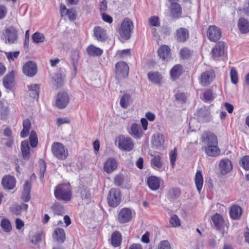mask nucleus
Returning a JSON list of instances; mask_svg holds the SVG:
<instances>
[{
  "label": "nucleus",
  "instance_id": "obj_55",
  "mask_svg": "<svg viewBox=\"0 0 249 249\" xmlns=\"http://www.w3.org/2000/svg\"><path fill=\"white\" fill-rule=\"evenodd\" d=\"M21 206L17 204L13 205L10 207L11 212L16 215L19 214L21 213Z\"/></svg>",
  "mask_w": 249,
  "mask_h": 249
},
{
  "label": "nucleus",
  "instance_id": "obj_42",
  "mask_svg": "<svg viewBox=\"0 0 249 249\" xmlns=\"http://www.w3.org/2000/svg\"><path fill=\"white\" fill-rule=\"evenodd\" d=\"M130 100V96L128 94H124L121 98L120 100V106L121 107L126 109L129 106Z\"/></svg>",
  "mask_w": 249,
  "mask_h": 249
},
{
  "label": "nucleus",
  "instance_id": "obj_2",
  "mask_svg": "<svg viewBox=\"0 0 249 249\" xmlns=\"http://www.w3.org/2000/svg\"><path fill=\"white\" fill-rule=\"evenodd\" d=\"M133 28L132 21L130 19L125 18L122 22L118 32L123 38L127 40L130 38Z\"/></svg>",
  "mask_w": 249,
  "mask_h": 249
},
{
  "label": "nucleus",
  "instance_id": "obj_17",
  "mask_svg": "<svg viewBox=\"0 0 249 249\" xmlns=\"http://www.w3.org/2000/svg\"><path fill=\"white\" fill-rule=\"evenodd\" d=\"M232 168L231 161L228 159L222 160L219 163V170L223 175L230 172Z\"/></svg>",
  "mask_w": 249,
  "mask_h": 249
},
{
  "label": "nucleus",
  "instance_id": "obj_52",
  "mask_svg": "<svg viewBox=\"0 0 249 249\" xmlns=\"http://www.w3.org/2000/svg\"><path fill=\"white\" fill-rule=\"evenodd\" d=\"M158 249H171V245L168 241L162 240L159 243Z\"/></svg>",
  "mask_w": 249,
  "mask_h": 249
},
{
  "label": "nucleus",
  "instance_id": "obj_47",
  "mask_svg": "<svg viewBox=\"0 0 249 249\" xmlns=\"http://www.w3.org/2000/svg\"><path fill=\"white\" fill-rule=\"evenodd\" d=\"M127 180V178L122 175H117L114 178V183L116 186H121L124 184V181Z\"/></svg>",
  "mask_w": 249,
  "mask_h": 249
},
{
  "label": "nucleus",
  "instance_id": "obj_38",
  "mask_svg": "<svg viewBox=\"0 0 249 249\" xmlns=\"http://www.w3.org/2000/svg\"><path fill=\"white\" fill-rule=\"evenodd\" d=\"M212 219L214 226L217 230L220 231L224 222L223 217L220 214L216 213L212 217Z\"/></svg>",
  "mask_w": 249,
  "mask_h": 249
},
{
  "label": "nucleus",
  "instance_id": "obj_25",
  "mask_svg": "<svg viewBox=\"0 0 249 249\" xmlns=\"http://www.w3.org/2000/svg\"><path fill=\"white\" fill-rule=\"evenodd\" d=\"M176 34L178 41L184 42L189 38L188 30L185 28H180L178 29Z\"/></svg>",
  "mask_w": 249,
  "mask_h": 249
},
{
  "label": "nucleus",
  "instance_id": "obj_54",
  "mask_svg": "<svg viewBox=\"0 0 249 249\" xmlns=\"http://www.w3.org/2000/svg\"><path fill=\"white\" fill-rule=\"evenodd\" d=\"M170 223L173 227H178L180 226L179 219L176 215H174L171 217Z\"/></svg>",
  "mask_w": 249,
  "mask_h": 249
},
{
  "label": "nucleus",
  "instance_id": "obj_45",
  "mask_svg": "<svg viewBox=\"0 0 249 249\" xmlns=\"http://www.w3.org/2000/svg\"><path fill=\"white\" fill-rule=\"evenodd\" d=\"M32 39L35 43H42L45 41V37L44 36L39 32H36L32 36Z\"/></svg>",
  "mask_w": 249,
  "mask_h": 249
},
{
  "label": "nucleus",
  "instance_id": "obj_28",
  "mask_svg": "<svg viewBox=\"0 0 249 249\" xmlns=\"http://www.w3.org/2000/svg\"><path fill=\"white\" fill-rule=\"evenodd\" d=\"M29 95L34 99H38L39 93V85L33 84L28 86Z\"/></svg>",
  "mask_w": 249,
  "mask_h": 249
},
{
  "label": "nucleus",
  "instance_id": "obj_26",
  "mask_svg": "<svg viewBox=\"0 0 249 249\" xmlns=\"http://www.w3.org/2000/svg\"><path fill=\"white\" fill-rule=\"evenodd\" d=\"M147 184L151 190H157L160 186V179L156 177L151 176L147 179Z\"/></svg>",
  "mask_w": 249,
  "mask_h": 249
},
{
  "label": "nucleus",
  "instance_id": "obj_9",
  "mask_svg": "<svg viewBox=\"0 0 249 249\" xmlns=\"http://www.w3.org/2000/svg\"><path fill=\"white\" fill-rule=\"evenodd\" d=\"M215 74L214 71L211 70L203 72L200 77V82L202 86H207L214 79Z\"/></svg>",
  "mask_w": 249,
  "mask_h": 249
},
{
  "label": "nucleus",
  "instance_id": "obj_19",
  "mask_svg": "<svg viewBox=\"0 0 249 249\" xmlns=\"http://www.w3.org/2000/svg\"><path fill=\"white\" fill-rule=\"evenodd\" d=\"M60 14L62 17L67 16L71 20H74L76 18L75 11L73 9H68L64 5H60Z\"/></svg>",
  "mask_w": 249,
  "mask_h": 249
},
{
  "label": "nucleus",
  "instance_id": "obj_30",
  "mask_svg": "<svg viewBox=\"0 0 249 249\" xmlns=\"http://www.w3.org/2000/svg\"><path fill=\"white\" fill-rule=\"evenodd\" d=\"M238 26L242 33L246 34L249 32V22L244 18L239 19Z\"/></svg>",
  "mask_w": 249,
  "mask_h": 249
},
{
  "label": "nucleus",
  "instance_id": "obj_33",
  "mask_svg": "<svg viewBox=\"0 0 249 249\" xmlns=\"http://www.w3.org/2000/svg\"><path fill=\"white\" fill-rule=\"evenodd\" d=\"M152 142L153 145L157 148L163 145L164 142L163 135L158 133L153 137Z\"/></svg>",
  "mask_w": 249,
  "mask_h": 249
},
{
  "label": "nucleus",
  "instance_id": "obj_4",
  "mask_svg": "<svg viewBox=\"0 0 249 249\" xmlns=\"http://www.w3.org/2000/svg\"><path fill=\"white\" fill-rule=\"evenodd\" d=\"M18 34L17 30L13 26H9L3 32V39L6 44L15 43L18 39Z\"/></svg>",
  "mask_w": 249,
  "mask_h": 249
},
{
  "label": "nucleus",
  "instance_id": "obj_3",
  "mask_svg": "<svg viewBox=\"0 0 249 249\" xmlns=\"http://www.w3.org/2000/svg\"><path fill=\"white\" fill-rule=\"evenodd\" d=\"M51 150L53 156L59 160L66 159L68 155L67 149L60 142H54L52 145Z\"/></svg>",
  "mask_w": 249,
  "mask_h": 249
},
{
  "label": "nucleus",
  "instance_id": "obj_43",
  "mask_svg": "<svg viewBox=\"0 0 249 249\" xmlns=\"http://www.w3.org/2000/svg\"><path fill=\"white\" fill-rule=\"evenodd\" d=\"M0 226L3 231L6 232H9L12 230L11 223L7 219L2 218L0 222Z\"/></svg>",
  "mask_w": 249,
  "mask_h": 249
},
{
  "label": "nucleus",
  "instance_id": "obj_8",
  "mask_svg": "<svg viewBox=\"0 0 249 249\" xmlns=\"http://www.w3.org/2000/svg\"><path fill=\"white\" fill-rule=\"evenodd\" d=\"M116 77L119 79L124 78L127 76L129 72V67L127 64L123 61L118 62L116 64Z\"/></svg>",
  "mask_w": 249,
  "mask_h": 249
},
{
  "label": "nucleus",
  "instance_id": "obj_63",
  "mask_svg": "<svg viewBox=\"0 0 249 249\" xmlns=\"http://www.w3.org/2000/svg\"><path fill=\"white\" fill-rule=\"evenodd\" d=\"M32 182L30 181H26L23 186V191L30 192Z\"/></svg>",
  "mask_w": 249,
  "mask_h": 249
},
{
  "label": "nucleus",
  "instance_id": "obj_59",
  "mask_svg": "<svg viewBox=\"0 0 249 249\" xmlns=\"http://www.w3.org/2000/svg\"><path fill=\"white\" fill-rule=\"evenodd\" d=\"M80 191L82 199H87L90 197V194L87 188H81Z\"/></svg>",
  "mask_w": 249,
  "mask_h": 249
},
{
  "label": "nucleus",
  "instance_id": "obj_56",
  "mask_svg": "<svg viewBox=\"0 0 249 249\" xmlns=\"http://www.w3.org/2000/svg\"><path fill=\"white\" fill-rule=\"evenodd\" d=\"M204 98L206 101H211L213 99V91L211 89H207L204 93Z\"/></svg>",
  "mask_w": 249,
  "mask_h": 249
},
{
  "label": "nucleus",
  "instance_id": "obj_18",
  "mask_svg": "<svg viewBox=\"0 0 249 249\" xmlns=\"http://www.w3.org/2000/svg\"><path fill=\"white\" fill-rule=\"evenodd\" d=\"M14 76L15 71L12 70L4 77L3 84L5 88L12 89L14 85Z\"/></svg>",
  "mask_w": 249,
  "mask_h": 249
},
{
  "label": "nucleus",
  "instance_id": "obj_64",
  "mask_svg": "<svg viewBox=\"0 0 249 249\" xmlns=\"http://www.w3.org/2000/svg\"><path fill=\"white\" fill-rule=\"evenodd\" d=\"M15 222L16 228L18 230L21 229L24 225L23 221L19 218H17Z\"/></svg>",
  "mask_w": 249,
  "mask_h": 249
},
{
  "label": "nucleus",
  "instance_id": "obj_12",
  "mask_svg": "<svg viewBox=\"0 0 249 249\" xmlns=\"http://www.w3.org/2000/svg\"><path fill=\"white\" fill-rule=\"evenodd\" d=\"M202 142L208 145L217 144L218 141L216 136L210 132H205L201 136Z\"/></svg>",
  "mask_w": 249,
  "mask_h": 249
},
{
  "label": "nucleus",
  "instance_id": "obj_10",
  "mask_svg": "<svg viewBox=\"0 0 249 249\" xmlns=\"http://www.w3.org/2000/svg\"><path fill=\"white\" fill-rule=\"evenodd\" d=\"M207 34L208 38L211 41L215 42L220 38L221 32L217 27L214 25H211L208 27Z\"/></svg>",
  "mask_w": 249,
  "mask_h": 249
},
{
  "label": "nucleus",
  "instance_id": "obj_22",
  "mask_svg": "<svg viewBox=\"0 0 249 249\" xmlns=\"http://www.w3.org/2000/svg\"><path fill=\"white\" fill-rule=\"evenodd\" d=\"M21 151L23 158L25 160H28L30 157V147L27 141H23L21 143Z\"/></svg>",
  "mask_w": 249,
  "mask_h": 249
},
{
  "label": "nucleus",
  "instance_id": "obj_57",
  "mask_svg": "<svg viewBox=\"0 0 249 249\" xmlns=\"http://www.w3.org/2000/svg\"><path fill=\"white\" fill-rule=\"evenodd\" d=\"M42 236V233H37L34 236L31 240V242L35 244H37L41 241Z\"/></svg>",
  "mask_w": 249,
  "mask_h": 249
},
{
  "label": "nucleus",
  "instance_id": "obj_50",
  "mask_svg": "<svg viewBox=\"0 0 249 249\" xmlns=\"http://www.w3.org/2000/svg\"><path fill=\"white\" fill-rule=\"evenodd\" d=\"M5 54L9 61H14L15 59L18 57L19 54V52L16 51L15 52L5 53Z\"/></svg>",
  "mask_w": 249,
  "mask_h": 249
},
{
  "label": "nucleus",
  "instance_id": "obj_31",
  "mask_svg": "<svg viewBox=\"0 0 249 249\" xmlns=\"http://www.w3.org/2000/svg\"><path fill=\"white\" fill-rule=\"evenodd\" d=\"M94 35L96 38L100 41H103L106 38V31L100 27L94 28Z\"/></svg>",
  "mask_w": 249,
  "mask_h": 249
},
{
  "label": "nucleus",
  "instance_id": "obj_13",
  "mask_svg": "<svg viewBox=\"0 0 249 249\" xmlns=\"http://www.w3.org/2000/svg\"><path fill=\"white\" fill-rule=\"evenodd\" d=\"M132 218V211L129 208H124L120 211L118 215V220L122 223L129 221Z\"/></svg>",
  "mask_w": 249,
  "mask_h": 249
},
{
  "label": "nucleus",
  "instance_id": "obj_41",
  "mask_svg": "<svg viewBox=\"0 0 249 249\" xmlns=\"http://www.w3.org/2000/svg\"><path fill=\"white\" fill-rule=\"evenodd\" d=\"M63 77L61 73L55 74L53 77V84L57 88L61 87L63 84Z\"/></svg>",
  "mask_w": 249,
  "mask_h": 249
},
{
  "label": "nucleus",
  "instance_id": "obj_29",
  "mask_svg": "<svg viewBox=\"0 0 249 249\" xmlns=\"http://www.w3.org/2000/svg\"><path fill=\"white\" fill-rule=\"evenodd\" d=\"M230 214L232 219H238L241 216L242 209L240 207L237 205H233L231 208Z\"/></svg>",
  "mask_w": 249,
  "mask_h": 249
},
{
  "label": "nucleus",
  "instance_id": "obj_1",
  "mask_svg": "<svg viewBox=\"0 0 249 249\" xmlns=\"http://www.w3.org/2000/svg\"><path fill=\"white\" fill-rule=\"evenodd\" d=\"M54 194L56 198L65 202L69 201L72 198V192L69 184H61L55 187Z\"/></svg>",
  "mask_w": 249,
  "mask_h": 249
},
{
  "label": "nucleus",
  "instance_id": "obj_5",
  "mask_svg": "<svg viewBox=\"0 0 249 249\" xmlns=\"http://www.w3.org/2000/svg\"><path fill=\"white\" fill-rule=\"evenodd\" d=\"M116 142L118 143L119 148L122 150L130 151L134 147V143L132 139L123 135L118 137Z\"/></svg>",
  "mask_w": 249,
  "mask_h": 249
},
{
  "label": "nucleus",
  "instance_id": "obj_16",
  "mask_svg": "<svg viewBox=\"0 0 249 249\" xmlns=\"http://www.w3.org/2000/svg\"><path fill=\"white\" fill-rule=\"evenodd\" d=\"M117 167V163L116 160L110 158L107 160L104 164V170L107 174L111 173Z\"/></svg>",
  "mask_w": 249,
  "mask_h": 249
},
{
  "label": "nucleus",
  "instance_id": "obj_24",
  "mask_svg": "<svg viewBox=\"0 0 249 249\" xmlns=\"http://www.w3.org/2000/svg\"><path fill=\"white\" fill-rule=\"evenodd\" d=\"M197 120L199 122H208L209 120L210 113L205 108H201L197 112Z\"/></svg>",
  "mask_w": 249,
  "mask_h": 249
},
{
  "label": "nucleus",
  "instance_id": "obj_49",
  "mask_svg": "<svg viewBox=\"0 0 249 249\" xmlns=\"http://www.w3.org/2000/svg\"><path fill=\"white\" fill-rule=\"evenodd\" d=\"M241 165L246 170H249V156H245L240 161Z\"/></svg>",
  "mask_w": 249,
  "mask_h": 249
},
{
  "label": "nucleus",
  "instance_id": "obj_20",
  "mask_svg": "<svg viewBox=\"0 0 249 249\" xmlns=\"http://www.w3.org/2000/svg\"><path fill=\"white\" fill-rule=\"evenodd\" d=\"M2 184L5 189L8 190L12 189L16 184L15 178L11 176H5L2 178Z\"/></svg>",
  "mask_w": 249,
  "mask_h": 249
},
{
  "label": "nucleus",
  "instance_id": "obj_44",
  "mask_svg": "<svg viewBox=\"0 0 249 249\" xmlns=\"http://www.w3.org/2000/svg\"><path fill=\"white\" fill-rule=\"evenodd\" d=\"M29 141L31 146L32 147H36L38 144V138L37 134L34 130L31 132L29 136Z\"/></svg>",
  "mask_w": 249,
  "mask_h": 249
},
{
  "label": "nucleus",
  "instance_id": "obj_21",
  "mask_svg": "<svg viewBox=\"0 0 249 249\" xmlns=\"http://www.w3.org/2000/svg\"><path fill=\"white\" fill-rule=\"evenodd\" d=\"M129 133L138 139L141 138L143 134L141 126L136 123L132 124Z\"/></svg>",
  "mask_w": 249,
  "mask_h": 249
},
{
  "label": "nucleus",
  "instance_id": "obj_14",
  "mask_svg": "<svg viewBox=\"0 0 249 249\" xmlns=\"http://www.w3.org/2000/svg\"><path fill=\"white\" fill-rule=\"evenodd\" d=\"M224 49L225 43L223 42L220 41L217 43L211 51L213 58L214 59H216L222 56L224 53Z\"/></svg>",
  "mask_w": 249,
  "mask_h": 249
},
{
  "label": "nucleus",
  "instance_id": "obj_39",
  "mask_svg": "<svg viewBox=\"0 0 249 249\" xmlns=\"http://www.w3.org/2000/svg\"><path fill=\"white\" fill-rule=\"evenodd\" d=\"M56 240L59 243H63L66 238L65 232L62 228H56L54 231Z\"/></svg>",
  "mask_w": 249,
  "mask_h": 249
},
{
  "label": "nucleus",
  "instance_id": "obj_36",
  "mask_svg": "<svg viewBox=\"0 0 249 249\" xmlns=\"http://www.w3.org/2000/svg\"><path fill=\"white\" fill-rule=\"evenodd\" d=\"M87 51L89 55L92 56H100L103 53L102 50L92 45L87 48Z\"/></svg>",
  "mask_w": 249,
  "mask_h": 249
},
{
  "label": "nucleus",
  "instance_id": "obj_61",
  "mask_svg": "<svg viewBox=\"0 0 249 249\" xmlns=\"http://www.w3.org/2000/svg\"><path fill=\"white\" fill-rule=\"evenodd\" d=\"M40 164L42 166L40 168V179L43 180L44 178V172H45L46 168V165L45 162L43 160H40Z\"/></svg>",
  "mask_w": 249,
  "mask_h": 249
},
{
  "label": "nucleus",
  "instance_id": "obj_53",
  "mask_svg": "<svg viewBox=\"0 0 249 249\" xmlns=\"http://www.w3.org/2000/svg\"><path fill=\"white\" fill-rule=\"evenodd\" d=\"M180 55L182 58L187 59L190 56L191 52L189 49L186 48H184L180 50Z\"/></svg>",
  "mask_w": 249,
  "mask_h": 249
},
{
  "label": "nucleus",
  "instance_id": "obj_34",
  "mask_svg": "<svg viewBox=\"0 0 249 249\" xmlns=\"http://www.w3.org/2000/svg\"><path fill=\"white\" fill-rule=\"evenodd\" d=\"M171 13L172 16L175 18H178L180 17L182 13L181 6L178 3L171 4Z\"/></svg>",
  "mask_w": 249,
  "mask_h": 249
},
{
  "label": "nucleus",
  "instance_id": "obj_7",
  "mask_svg": "<svg viewBox=\"0 0 249 249\" xmlns=\"http://www.w3.org/2000/svg\"><path fill=\"white\" fill-rule=\"evenodd\" d=\"M70 97L65 91L59 92L55 99V106L59 109L65 108L70 102Z\"/></svg>",
  "mask_w": 249,
  "mask_h": 249
},
{
  "label": "nucleus",
  "instance_id": "obj_51",
  "mask_svg": "<svg viewBox=\"0 0 249 249\" xmlns=\"http://www.w3.org/2000/svg\"><path fill=\"white\" fill-rule=\"evenodd\" d=\"M149 23L151 26H160V22L159 20V18L156 16H153L149 18Z\"/></svg>",
  "mask_w": 249,
  "mask_h": 249
},
{
  "label": "nucleus",
  "instance_id": "obj_37",
  "mask_svg": "<svg viewBox=\"0 0 249 249\" xmlns=\"http://www.w3.org/2000/svg\"><path fill=\"white\" fill-rule=\"evenodd\" d=\"M111 245L114 247H117L121 245L122 235L118 231L114 232L111 235Z\"/></svg>",
  "mask_w": 249,
  "mask_h": 249
},
{
  "label": "nucleus",
  "instance_id": "obj_6",
  "mask_svg": "<svg viewBox=\"0 0 249 249\" xmlns=\"http://www.w3.org/2000/svg\"><path fill=\"white\" fill-rule=\"evenodd\" d=\"M121 191L119 189L112 188L107 196V202L109 206L117 207L121 202Z\"/></svg>",
  "mask_w": 249,
  "mask_h": 249
},
{
  "label": "nucleus",
  "instance_id": "obj_27",
  "mask_svg": "<svg viewBox=\"0 0 249 249\" xmlns=\"http://www.w3.org/2000/svg\"><path fill=\"white\" fill-rule=\"evenodd\" d=\"M195 182L196 189L200 193L203 185V178L201 171L196 172L195 177Z\"/></svg>",
  "mask_w": 249,
  "mask_h": 249
},
{
  "label": "nucleus",
  "instance_id": "obj_15",
  "mask_svg": "<svg viewBox=\"0 0 249 249\" xmlns=\"http://www.w3.org/2000/svg\"><path fill=\"white\" fill-rule=\"evenodd\" d=\"M158 55L163 60L168 61L171 57V50L167 45H162L158 49Z\"/></svg>",
  "mask_w": 249,
  "mask_h": 249
},
{
  "label": "nucleus",
  "instance_id": "obj_48",
  "mask_svg": "<svg viewBox=\"0 0 249 249\" xmlns=\"http://www.w3.org/2000/svg\"><path fill=\"white\" fill-rule=\"evenodd\" d=\"M9 108L7 106L2 105L0 109V118L1 120H4L6 118L9 114Z\"/></svg>",
  "mask_w": 249,
  "mask_h": 249
},
{
  "label": "nucleus",
  "instance_id": "obj_46",
  "mask_svg": "<svg viewBox=\"0 0 249 249\" xmlns=\"http://www.w3.org/2000/svg\"><path fill=\"white\" fill-rule=\"evenodd\" d=\"M230 77L232 83L236 84L238 83V73L236 69L233 67L231 69Z\"/></svg>",
  "mask_w": 249,
  "mask_h": 249
},
{
  "label": "nucleus",
  "instance_id": "obj_35",
  "mask_svg": "<svg viewBox=\"0 0 249 249\" xmlns=\"http://www.w3.org/2000/svg\"><path fill=\"white\" fill-rule=\"evenodd\" d=\"M182 70V67L181 65L178 64L174 66L170 71V75L172 79H177L181 74Z\"/></svg>",
  "mask_w": 249,
  "mask_h": 249
},
{
  "label": "nucleus",
  "instance_id": "obj_58",
  "mask_svg": "<svg viewBox=\"0 0 249 249\" xmlns=\"http://www.w3.org/2000/svg\"><path fill=\"white\" fill-rule=\"evenodd\" d=\"M152 163L154 166L157 168H160L161 166L160 158V156L155 157L152 160Z\"/></svg>",
  "mask_w": 249,
  "mask_h": 249
},
{
  "label": "nucleus",
  "instance_id": "obj_62",
  "mask_svg": "<svg viewBox=\"0 0 249 249\" xmlns=\"http://www.w3.org/2000/svg\"><path fill=\"white\" fill-rule=\"evenodd\" d=\"M180 194V191L178 189H173L170 191V196L171 197H177Z\"/></svg>",
  "mask_w": 249,
  "mask_h": 249
},
{
  "label": "nucleus",
  "instance_id": "obj_11",
  "mask_svg": "<svg viewBox=\"0 0 249 249\" xmlns=\"http://www.w3.org/2000/svg\"><path fill=\"white\" fill-rule=\"evenodd\" d=\"M23 73L28 76H34L37 72V66L32 61L27 62L23 66Z\"/></svg>",
  "mask_w": 249,
  "mask_h": 249
},
{
  "label": "nucleus",
  "instance_id": "obj_23",
  "mask_svg": "<svg viewBox=\"0 0 249 249\" xmlns=\"http://www.w3.org/2000/svg\"><path fill=\"white\" fill-rule=\"evenodd\" d=\"M206 154L210 157H215L220 153V149L217 144L209 145L205 147Z\"/></svg>",
  "mask_w": 249,
  "mask_h": 249
},
{
  "label": "nucleus",
  "instance_id": "obj_60",
  "mask_svg": "<svg viewBox=\"0 0 249 249\" xmlns=\"http://www.w3.org/2000/svg\"><path fill=\"white\" fill-rule=\"evenodd\" d=\"M177 157V149L175 148L173 151L171 152L170 155V161L172 166L173 167L175 165V163Z\"/></svg>",
  "mask_w": 249,
  "mask_h": 249
},
{
  "label": "nucleus",
  "instance_id": "obj_40",
  "mask_svg": "<svg viewBox=\"0 0 249 249\" xmlns=\"http://www.w3.org/2000/svg\"><path fill=\"white\" fill-rule=\"evenodd\" d=\"M54 213L57 215H61L64 213V207L58 202H55L51 207Z\"/></svg>",
  "mask_w": 249,
  "mask_h": 249
},
{
  "label": "nucleus",
  "instance_id": "obj_32",
  "mask_svg": "<svg viewBox=\"0 0 249 249\" xmlns=\"http://www.w3.org/2000/svg\"><path fill=\"white\" fill-rule=\"evenodd\" d=\"M147 76L149 81L156 84H160L162 79L161 75L158 72L150 71L148 72Z\"/></svg>",
  "mask_w": 249,
  "mask_h": 249
}]
</instances>
